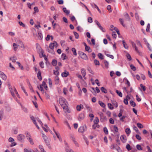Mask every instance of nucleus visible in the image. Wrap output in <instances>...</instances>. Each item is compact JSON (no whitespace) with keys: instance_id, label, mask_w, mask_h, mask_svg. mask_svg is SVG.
<instances>
[{"instance_id":"nucleus-5","label":"nucleus","mask_w":152,"mask_h":152,"mask_svg":"<svg viewBox=\"0 0 152 152\" xmlns=\"http://www.w3.org/2000/svg\"><path fill=\"white\" fill-rule=\"evenodd\" d=\"M59 103L61 106H63L65 105V104H66L67 102L66 101V99L63 97L59 99Z\"/></svg>"},{"instance_id":"nucleus-19","label":"nucleus","mask_w":152,"mask_h":152,"mask_svg":"<svg viewBox=\"0 0 152 152\" xmlns=\"http://www.w3.org/2000/svg\"><path fill=\"white\" fill-rule=\"evenodd\" d=\"M59 77L58 75H56L55 77V84L56 85H58L59 84Z\"/></svg>"},{"instance_id":"nucleus-56","label":"nucleus","mask_w":152,"mask_h":152,"mask_svg":"<svg viewBox=\"0 0 152 152\" xmlns=\"http://www.w3.org/2000/svg\"><path fill=\"white\" fill-rule=\"evenodd\" d=\"M105 54L107 56V57H110V58H111L112 59H113L114 58V57L113 55L108 54L106 53H105Z\"/></svg>"},{"instance_id":"nucleus-49","label":"nucleus","mask_w":152,"mask_h":152,"mask_svg":"<svg viewBox=\"0 0 152 152\" xmlns=\"http://www.w3.org/2000/svg\"><path fill=\"white\" fill-rule=\"evenodd\" d=\"M140 86L141 88L144 91H145L146 90L145 87L143 86L142 84H140Z\"/></svg>"},{"instance_id":"nucleus-34","label":"nucleus","mask_w":152,"mask_h":152,"mask_svg":"<svg viewBox=\"0 0 152 152\" xmlns=\"http://www.w3.org/2000/svg\"><path fill=\"white\" fill-rule=\"evenodd\" d=\"M30 118L31 120L33 121V123L35 124L37 123L36 121V120L33 116H31L30 117Z\"/></svg>"},{"instance_id":"nucleus-33","label":"nucleus","mask_w":152,"mask_h":152,"mask_svg":"<svg viewBox=\"0 0 152 152\" xmlns=\"http://www.w3.org/2000/svg\"><path fill=\"white\" fill-rule=\"evenodd\" d=\"M107 105L108 108L111 110H113L114 109L113 106L111 104L108 103L107 104Z\"/></svg>"},{"instance_id":"nucleus-48","label":"nucleus","mask_w":152,"mask_h":152,"mask_svg":"<svg viewBox=\"0 0 152 152\" xmlns=\"http://www.w3.org/2000/svg\"><path fill=\"white\" fill-rule=\"evenodd\" d=\"M81 106H83L81 104L80 105H77L76 106L77 110L78 111H80L81 110Z\"/></svg>"},{"instance_id":"nucleus-27","label":"nucleus","mask_w":152,"mask_h":152,"mask_svg":"<svg viewBox=\"0 0 152 152\" xmlns=\"http://www.w3.org/2000/svg\"><path fill=\"white\" fill-rule=\"evenodd\" d=\"M57 64V61L55 59H53L52 62V65L54 66H56Z\"/></svg>"},{"instance_id":"nucleus-16","label":"nucleus","mask_w":152,"mask_h":152,"mask_svg":"<svg viewBox=\"0 0 152 152\" xmlns=\"http://www.w3.org/2000/svg\"><path fill=\"white\" fill-rule=\"evenodd\" d=\"M90 90L94 95L96 96V95L97 94L94 88L93 87H91Z\"/></svg>"},{"instance_id":"nucleus-30","label":"nucleus","mask_w":152,"mask_h":152,"mask_svg":"<svg viewBox=\"0 0 152 152\" xmlns=\"http://www.w3.org/2000/svg\"><path fill=\"white\" fill-rule=\"evenodd\" d=\"M101 90L104 93L106 94L107 93V90L104 87H102L101 88Z\"/></svg>"},{"instance_id":"nucleus-29","label":"nucleus","mask_w":152,"mask_h":152,"mask_svg":"<svg viewBox=\"0 0 152 152\" xmlns=\"http://www.w3.org/2000/svg\"><path fill=\"white\" fill-rule=\"evenodd\" d=\"M130 103L131 106L135 107L136 105V103L133 101L131 100L130 101Z\"/></svg>"},{"instance_id":"nucleus-55","label":"nucleus","mask_w":152,"mask_h":152,"mask_svg":"<svg viewBox=\"0 0 152 152\" xmlns=\"http://www.w3.org/2000/svg\"><path fill=\"white\" fill-rule=\"evenodd\" d=\"M94 62L96 65H99L100 64L99 61L96 59L94 61Z\"/></svg>"},{"instance_id":"nucleus-41","label":"nucleus","mask_w":152,"mask_h":152,"mask_svg":"<svg viewBox=\"0 0 152 152\" xmlns=\"http://www.w3.org/2000/svg\"><path fill=\"white\" fill-rule=\"evenodd\" d=\"M103 131L105 134H108V131L106 127H105L104 128Z\"/></svg>"},{"instance_id":"nucleus-61","label":"nucleus","mask_w":152,"mask_h":152,"mask_svg":"<svg viewBox=\"0 0 152 152\" xmlns=\"http://www.w3.org/2000/svg\"><path fill=\"white\" fill-rule=\"evenodd\" d=\"M137 149L139 150H142V148L141 147L140 145H137L136 146Z\"/></svg>"},{"instance_id":"nucleus-64","label":"nucleus","mask_w":152,"mask_h":152,"mask_svg":"<svg viewBox=\"0 0 152 152\" xmlns=\"http://www.w3.org/2000/svg\"><path fill=\"white\" fill-rule=\"evenodd\" d=\"M135 137L138 140H141V137L139 134H136Z\"/></svg>"},{"instance_id":"nucleus-24","label":"nucleus","mask_w":152,"mask_h":152,"mask_svg":"<svg viewBox=\"0 0 152 152\" xmlns=\"http://www.w3.org/2000/svg\"><path fill=\"white\" fill-rule=\"evenodd\" d=\"M111 102L113 106H115L116 108H117L118 107V104L115 101L112 100Z\"/></svg>"},{"instance_id":"nucleus-36","label":"nucleus","mask_w":152,"mask_h":152,"mask_svg":"<svg viewBox=\"0 0 152 152\" xmlns=\"http://www.w3.org/2000/svg\"><path fill=\"white\" fill-rule=\"evenodd\" d=\"M98 57L100 59L102 60L104 59L103 56L101 53H99L98 55Z\"/></svg>"},{"instance_id":"nucleus-17","label":"nucleus","mask_w":152,"mask_h":152,"mask_svg":"<svg viewBox=\"0 0 152 152\" xmlns=\"http://www.w3.org/2000/svg\"><path fill=\"white\" fill-rule=\"evenodd\" d=\"M4 110L3 109H1L0 111V120H1L3 118V117L4 116Z\"/></svg>"},{"instance_id":"nucleus-23","label":"nucleus","mask_w":152,"mask_h":152,"mask_svg":"<svg viewBox=\"0 0 152 152\" xmlns=\"http://www.w3.org/2000/svg\"><path fill=\"white\" fill-rule=\"evenodd\" d=\"M63 12L67 15H69L70 13L69 10H67L66 7H64L63 8Z\"/></svg>"},{"instance_id":"nucleus-3","label":"nucleus","mask_w":152,"mask_h":152,"mask_svg":"<svg viewBox=\"0 0 152 152\" xmlns=\"http://www.w3.org/2000/svg\"><path fill=\"white\" fill-rule=\"evenodd\" d=\"M26 137L30 142L31 144V145L34 144V143L32 139L31 138V134L28 132H26Z\"/></svg>"},{"instance_id":"nucleus-45","label":"nucleus","mask_w":152,"mask_h":152,"mask_svg":"<svg viewBox=\"0 0 152 152\" xmlns=\"http://www.w3.org/2000/svg\"><path fill=\"white\" fill-rule=\"evenodd\" d=\"M87 70L90 73L93 75L94 74V72L91 70V68L90 67H88L87 68Z\"/></svg>"},{"instance_id":"nucleus-10","label":"nucleus","mask_w":152,"mask_h":152,"mask_svg":"<svg viewBox=\"0 0 152 152\" xmlns=\"http://www.w3.org/2000/svg\"><path fill=\"white\" fill-rule=\"evenodd\" d=\"M37 77L38 78L40 81H41L42 80V78L41 76V72L39 69H38V72L37 74Z\"/></svg>"},{"instance_id":"nucleus-15","label":"nucleus","mask_w":152,"mask_h":152,"mask_svg":"<svg viewBox=\"0 0 152 152\" xmlns=\"http://www.w3.org/2000/svg\"><path fill=\"white\" fill-rule=\"evenodd\" d=\"M9 89L10 90V93H11V94L12 95L13 97H15V93H14V89H13L12 87H11L10 88H9Z\"/></svg>"},{"instance_id":"nucleus-58","label":"nucleus","mask_w":152,"mask_h":152,"mask_svg":"<svg viewBox=\"0 0 152 152\" xmlns=\"http://www.w3.org/2000/svg\"><path fill=\"white\" fill-rule=\"evenodd\" d=\"M70 136L72 140L74 142H75V139L73 135L72 134H70Z\"/></svg>"},{"instance_id":"nucleus-57","label":"nucleus","mask_w":152,"mask_h":152,"mask_svg":"<svg viewBox=\"0 0 152 152\" xmlns=\"http://www.w3.org/2000/svg\"><path fill=\"white\" fill-rule=\"evenodd\" d=\"M61 58L63 60H64L66 59V54L62 53L61 55ZM67 57H66V58Z\"/></svg>"},{"instance_id":"nucleus-42","label":"nucleus","mask_w":152,"mask_h":152,"mask_svg":"<svg viewBox=\"0 0 152 152\" xmlns=\"http://www.w3.org/2000/svg\"><path fill=\"white\" fill-rule=\"evenodd\" d=\"M91 4L92 6H93V5H94L95 6V8H96L99 11V12L100 13L101 12V11H100V9H99V8L94 3H93V4Z\"/></svg>"},{"instance_id":"nucleus-32","label":"nucleus","mask_w":152,"mask_h":152,"mask_svg":"<svg viewBox=\"0 0 152 152\" xmlns=\"http://www.w3.org/2000/svg\"><path fill=\"white\" fill-rule=\"evenodd\" d=\"M99 120L98 118L96 117L95 118V119L94 121V124H97L99 122Z\"/></svg>"},{"instance_id":"nucleus-22","label":"nucleus","mask_w":152,"mask_h":152,"mask_svg":"<svg viewBox=\"0 0 152 152\" xmlns=\"http://www.w3.org/2000/svg\"><path fill=\"white\" fill-rule=\"evenodd\" d=\"M133 127L134 130L137 133L139 134H140V132L136 126L134 125H133Z\"/></svg>"},{"instance_id":"nucleus-20","label":"nucleus","mask_w":152,"mask_h":152,"mask_svg":"<svg viewBox=\"0 0 152 152\" xmlns=\"http://www.w3.org/2000/svg\"><path fill=\"white\" fill-rule=\"evenodd\" d=\"M81 72L83 77H84L86 75L85 69L84 68L81 69Z\"/></svg>"},{"instance_id":"nucleus-63","label":"nucleus","mask_w":152,"mask_h":152,"mask_svg":"<svg viewBox=\"0 0 152 152\" xmlns=\"http://www.w3.org/2000/svg\"><path fill=\"white\" fill-rule=\"evenodd\" d=\"M40 66L42 68H44V63L43 61L40 62L39 63Z\"/></svg>"},{"instance_id":"nucleus-28","label":"nucleus","mask_w":152,"mask_h":152,"mask_svg":"<svg viewBox=\"0 0 152 152\" xmlns=\"http://www.w3.org/2000/svg\"><path fill=\"white\" fill-rule=\"evenodd\" d=\"M0 77L4 80H6L7 79V76L4 73L2 74V75H1Z\"/></svg>"},{"instance_id":"nucleus-31","label":"nucleus","mask_w":152,"mask_h":152,"mask_svg":"<svg viewBox=\"0 0 152 152\" xmlns=\"http://www.w3.org/2000/svg\"><path fill=\"white\" fill-rule=\"evenodd\" d=\"M85 49L86 51L88 52L89 53H90L92 51L91 49L89 46H86V47H85Z\"/></svg>"},{"instance_id":"nucleus-4","label":"nucleus","mask_w":152,"mask_h":152,"mask_svg":"<svg viewBox=\"0 0 152 152\" xmlns=\"http://www.w3.org/2000/svg\"><path fill=\"white\" fill-rule=\"evenodd\" d=\"M100 117V121L102 122H104L105 121H107L106 117L104 116L103 113L100 112L99 113Z\"/></svg>"},{"instance_id":"nucleus-9","label":"nucleus","mask_w":152,"mask_h":152,"mask_svg":"<svg viewBox=\"0 0 152 152\" xmlns=\"http://www.w3.org/2000/svg\"><path fill=\"white\" fill-rule=\"evenodd\" d=\"M120 139L123 143H125L127 140L126 137L125 135H123L121 136Z\"/></svg>"},{"instance_id":"nucleus-25","label":"nucleus","mask_w":152,"mask_h":152,"mask_svg":"<svg viewBox=\"0 0 152 152\" xmlns=\"http://www.w3.org/2000/svg\"><path fill=\"white\" fill-rule=\"evenodd\" d=\"M122 43L124 48H125L126 49H127L129 48V46L126 43L124 40L122 41Z\"/></svg>"},{"instance_id":"nucleus-18","label":"nucleus","mask_w":152,"mask_h":152,"mask_svg":"<svg viewBox=\"0 0 152 152\" xmlns=\"http://www.w3.org/2000/svg\"><path fill=\"white\" fill-rule=\"evenodd\" d=\"M104 63L105 65V67L106 69H108L109 68V63L108 61L106 60H104Z\"/></svg>"},{"instance_id":"nucleus-38","label":"nucleus","mask_w":152,"mask_h":152,"mask_svg":"<svg viewBox=\"0 0 152 152\" xmlns=\"http://www.w3.org/2000/svg\"><path fill=\"white\" fill-rule=\"evenodd\" d=\"M37 88L39 89V90H40L43 93H44V91L43 88L42 86L41 85H40V86L39 87L38 86H37Z\"/></svg>"},{"instance_id":"nucleus-35","label":"nucleus","mask_w":152,"mask_h":152,"mask_svg":"<svg viewBox=\"0 0 152 152\" xmlns=\"http://www.w3.org/2000/svg\"><path fill=\"white\" fill-rule=\"evenodd\" d=\"M116 92L117 94L120 97H122V93L118 90H116Z\"/></svg>"},{"instance_id":"nucleus-8","label":"nucleus","mask_w":152,"mask_h":152,"mask_svg":"<svg viewBox=\"0 0 152 152\" xmlns=\"http://www.w3.org/2000/svg\"><path fill=\"white\" fill-rule=\"evenodd\" d=\"M57 42L54 41L53 43H50L49 45V48L52 50H53L54 47H57Z\"/></svg>"},{"instance_id":"nucleus-7","label":"nucleus","mask_w":152,"mask_h":152,"mask_svg":"<svg viewBox=\"0 0 152 152\" xmlns=\"http://www.w3.org/2000/svg\"><path fill=\"white\" fill-rule=\"evenodd\" d=\"M62 107L64 110L65 113H70L71 111L70 110L68 106L66 104H65V105L63 106Z\"/></svg>"},{"instance_id":"nucleus-52","label":"nucleus","mask_w":152,"mask_h":152,"mask_svg":"<svg viewBox=\"0 0 152 152\" xmlns=\"http://www.w3.org/2000/svg\"><path fill=\"white\" fill-rule=\"evenodd\" d=\"M131 68L134 71H135L136 70V68L135 67L133 64H131L130 65Z\"/></svg>"},{"instance_id":"nucleus-46","label":"nucleus","mask_w":152,"mask_h":152,"mask_svg":"<svg viewBox=\"0 0 152 152\" xmlns=\"http://www.w3.org/2000/svg\"><path fill=\"white\" fill-rule=\"evenodd\" d=\"M72 51L73 52L74 55L76 56L77 55L76 50L75 48H72Z\"/></svg>"},{"instance_id":"nucleus-6","label":"nucleus","mask_w":152,"mask_h":152,"mask_svg":"<svg viewBox=\"0 0 152 152\" xmlns=\"http://www.w3.org/2000/svg\"><path fill=\"white\" fill-rule=\"evenodd\" d=\"M87 127L86 125L80 126L78 129V131L79 132L83 133L86 130Z\"/></svg>"},{"instance_id":"nucleus-59","label":"nucleus","mask_w":152,"mask_h":152,"mask_svg":"<svg viewBox=\"0 0 152 152\" xmlns=\"http://www.w3.org/2000/svg\"><path fill=\"white\" fill-rule=\"evenodd\" d=\"M114 30L116 31L117 32V33L118 36H119L120 35V34L119 32V31L117 27H114Z\"/></svg>"},{"instance_id":"nucleus-43","label":"nucleus","mask_w":152,"mask_h":152,"mask_svg":"<svg viewBox=\"0 0 152 152\" xmlns=\"http://www.w3.org/2000/svg\"><path fill=\"white\" fill-rule=\"evenodd\" d=\"M73 33L74 34L75 38L76 39H78L79 37L78 34L77 32L75 31H74Z\"/></svg>"},{"instance_id":"nucleus-1","label":"nucleus","mask_w":152,"mask_h":152,"mask_svg":"<svg viewBox=\"0 0 152 152\" xmlns=\"http://www.w3.org/2000/svg\"><path fill=\"white\" fill-rule=\"evenodd\" d=\"M78 54L82 59L85 60L88 59V57L83 52L81 51H79Z\"/></svg>"},{"instance_id":"nucleus-11","label":"nucleus","mask_w":152,"mask_h":152,"mask_svg":"<svg viewBox=\"0 0 152 152\" xmlns=\"http://www.w3.org/2000/svg\"><path fill=\"white\" fill-rule=\"evenodd\" d=\"M41 54H42V56H40V57L42 58L43 56L45 60L46 61V63H47V62L48 61V59L47 58V57L45 55L43 54L44 51L42 50V49L41 50Z\"/></svg>"},{"instance_id":"nucleus-26","label":"nucleus","mask_w":152,"mask_h":152,"mask_svg":"<svg viewBox=\"0 0 152 152\" xmlns=\"http://www.w3.org/2000/svg\"><path fill=\"white\" fill-rule=\"evenodd\" d=\"M99 104L103 108L105 107L106 106L105 104L102 102L100 101H99Z\"/></svg>"},{"instance_id":"nucleus-39","label":"nucleus","mask_w":152,"mask_h":152,"mask_svg":"<svg viewBox=\"0 0 152 152\" xmlns=\"http://www.w3.org/2000/svg\"><path fill=\"white\" fill-rule=\"evenodd\" d=\"M124 16H125L126 19H127L128 21H130V17L129 14L127 13H126L125 15H124Z\"/></svg>"},{"instance_id":"nucleus-50","label":"nucleus","mask_w":152,"mask_h":152,"mask_svg":"<svg viewBox=\"0 0 152 152\" xmlns=\"http://www.w3.org/2000/svg\"><path fill=\"white\" fill-rule=\"evenodd\" d=\"M137 125L138 127L140 129L143 127V126L142 125L139 123H137Z\"/></svg>"},{"instance_id":"nucleus-53","label":"nucleus","mask_w":152,"mask_h":152,"mask_svg":"<svg viewBox=\"0 0 152 152\" xmlns=\"http://www.w3.org/2000/svg\"><path fill=\"white\" fill-rule=\"evenodd\" d=\"M56 135L57 138L59 139V140L60 142H62V140L61 137H60L59 136V133H56Z\"/></svg>"},{"instance_id":"nucleus-54","label":"nucleus","mask_w":152,"mask_h":152,"mask_svg":"<svg viewBox=\"0 0 152 152\" xmlns=\"http://www.w3.org/2000/svg\"><path fill=\"white\" fill-rule=\"evenodd\" d=\"M16 63L18 65L19 67L20 68L21 70L23 69V66L21 65L20 63L19 62L17 61V62Z\"/></svg>"},{"instance_id":"nucleus-21","label":"nucleus","mask_w":152,"mask_h":152,"mask_svg":"<svg viewBox=\"0 0 152 152\" xmlns=\"http://www.w3.org/2000/svg\"><path fill=\"white\" fill-rule=\"evenodd\" d=\"M45 142L46 143V145L48 146V148H50L51 147L50 144V142L48 139L47 138L46 140H44Z\"/></svg>"},{"instance_id":"nucleus-44","label":"nucleus","mask_w":152,"mask_h":152,"mask_svg":"<svg viewBox=\"0 0 152 152\" xmlns=\"http://www.w3.org/2000/svg\"><path fill=\"white\" fill-rule=\"evenodd\" d=\"M126 148L128 151L131 150L132 149V148L131 147L130 145L129 144H127L126 145Z\"/></svg>"},{"instance_id":"nucleus-12","label":"nucleus","mask_w":152,"mask_h":152,"mask_svg":"<svg viewBox=\"0 0 152 152\" xmlns=\"http://www.w3.org/2000/svg\"><path fill=\"white\" fill-rule=\"evenodd\" d=\"M69 75V72L66 70H65L64 72L61 73V76L63 77H66Z\"/></svg>"},{"instance_id":"nucleus-40","label":"nucleus","mask_w":152,"mask_h":152,"mask_svg":"<svg viewBox=\"0 0 152 152\" xmlns=\"http://www.w3.org/2000/svg\"><path fill=\"white\" fill-rule=\"evenodd\" d=\"M38 36L39 39H42L43 38L42 34L41 33H39L38 34Z\"/></svg>"},{"instance_id":"nucleus-51","label":"nucleus","mask_w":152,"mask_h":152,"mask_svg":"<svg viewBox=\"0 0 152 152\" xmlns=\"http://www.w3.org/2000/svg\"><path fill=\"white\" fill-rule=\"evenodd\" d=\"M120 22L121 23V24L124 26L125 27V25L124 24V20H123V19L121 18H120L119 19Z\"/></svg>"},{"instance_id":"nucleus-13","label":"nucleus","mask_w":152,"mask_h":152,"mask_svg":"<svg viewBox=\"0 0 152 152\" xmlns=\"http://www.w3.org/2000/svg\"><path fill=\"white\" fill-rule=\"evenodd\" d=\"M84 118V115L83 113H80L78 118V120L79 121H80L81 120L83 119Z\"/></svg>"},{"instance_id":"nucleus-37","label":"nucleus","mask_w":152,"mask_h":152,"mask_svg":"<svg viewBox=\"0 0 152 152\" xmlns=\"http://www.w3.org/2000/svg\"><path fill=\"white\" fill-rule=\"evenodd\" d=\"M125 132L127 134H130L131 131L129 128H127L125 129Z\"/></svg>"},{"instance_id":"nucleus-2","label":"nucleus","mask_w":152,"mask_h":152,"mask_svg":"<svg viewBox=\"0 0 152 152\" xmlns=\"http://www.w3.org/2000/svg\"><path fill=\"white\" fill-rule=\"evenodd\" d=\"M25 138V136L22 134H20L17 136L18 140L21 142H23L24 141V139Z\"/></svg>"},{"instance_id":"nucleus-14","label":"nucleus","mask_w":152,"mask_h":152,"mask_svg":"<svg viewBox=\"0 0 152 152\" xmlns=\"http://www.w3.org/2000/svg\"><path fill=\"white\" fill-rule=\"evenodd\" d=\"M114 131H113L114 134H115V133H118V127L115 125L113 126Z\"/></svg>"},{"instance_id":"nucleus-47","label":"nucleus","mask_w":152,"mask_h":152,"mask_svg":"<svg viewBox=\"0 0 152 152\" xmlns=\"http://www.w3.org/2000/svg\"><path fill=\"white\" fill-rule=\"evenodd\" d=\"M126 56L128 59V60H129V61H130L132 60V58L131 56L129 53H127L126 55Z\"/></svg>"},{"instance_id":"nucleus-62","label":"nucleus","mask_w":152,"mask_h":152,"mask_svg":"<svg viewBox=\"0 0 152 152\" xmlns=\"http://www.w3.org/2000/svg\"><path fill=\"white\" fill-rule=\"evenodd\" d=\"M18 23L20 26H22V27H25V24L23 23L21 21H19L18 22Z\"/></svg>"},{"instance_id":"nucleus-60","label":"nucleus","mask_w":152,"mask_h":152,"mask_svg":"<svg viewBox=\"0 0 152 152\" xmlns=\"http://www.w3.org/2000/svg\"><path fill=\"white\" fill-rule=\"evenodd\" d=\"M150 28V23H148L147 26L146 28V31L147 32H149V30Z\"/></svg>"}]
</instances>
